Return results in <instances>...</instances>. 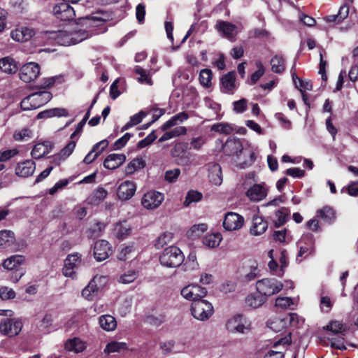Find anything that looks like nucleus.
<instances>
[{
    "instance_id": "6e6d98bb",
    "label": "nucleus",
    "mask_w": 358,
    "mask_h": 358,
    "mask_svg": "<svg viewBox=\"0 0 358 358\" xmlns=\"http://www.w3.org/2000/svg\"><path fill=\"white\" fill-rule=\"evenodd\" d=\"M62 82H64V78L62 76H56L51 78H48L44 80L43 86L39 88H49L53 86L56 83H62Z\"/></svg>"
},
{
    "instance_id": "9d476101",
    "label": "nucleus",
    "mask_w": 358,
    "mask_h": 358,
    "mask_svg": "<svg viewBox=\"0 0 358 358\" xmlns=\"http://www.w3.org/2000/svg\"><path fill=\"white\" fill-rule=\"evenodd\" d=\"M244 224V218L241 215L228 212L225 214L223 221V227L229 231L241 229Z\"/></svg>"
},
{
    "instance_id": "5701e85b",
    "label": "nucleus",
    "mask_w": 358,
    "mask_h": 358,
    "mask_svg": "<svg viewBox=\"0 0 358 358\" xmlns=\"http://www.w3.org/2000/svg\"><path fill=\"white\" fill-rule=\"evenodd\" d=\"M316 215L327 224H332L336 220V212L333 208L325 206L316 212Z\"/></svg>"
},
{
    "instance_id": "1a4fd4ad",
    "label": "nucleus",
    "mask_w": 358,
    "mask_h": 358,
    "mask_svg": "<svg viewBox=\"0 0 358 358\" xmlns=\"http://www.w3.org/2000/svg\"><path fill=\"white\" fill-rule=\"evenodd\" d=\"M164 199V196L162 193L150 191L143 195L141 204L147 209H155L160 206Z\"/></svg>"
},
{
    "instance_id": "338daca9",
    "label": "nucleus",
    "mask_w": 358,
    "mask_h": 358,
    "mask_svg": "<svg viewBox=\"0 0 358 358\" xmlns=\"http://www.w3.org/2000/svg\"><path fill=\"white\" fill-rule=\"evenodd\" d=\"M106 224L101 222H97L94 226L90 229L91 236L99 237L101 232L104 229Z\"/></svg>"
},
{
    "instance_id": "a18cd8bd",
    "label": "nucleus",
    "mask_w": 358,
    "mask_h": 358,
    "mask_svg": "<svg viewBox=\"0 0 358 358\" xmlns=\"http://www.w3.org/2000/svg\"><path fill=\"white\" fill-rule=\"evenodd\" d=\"M14 233L10 230L0 231V247L6 245L14 240Z\"/></svg>"
},
{
    "instance_id": "bf43d9fd",
    "label": "nucleus",
    "mask_w": 358,
    "mask_h": 358,
    "mask_svg": "<svg viewBox=\"0 0 358 358\" xmlns=\"http://www.w3.org/2000/svg\"><path fill=\"white\" fill-rule=\"evenodd\" d=\"M150 112H153L152 122L157 121L163 115L165 114L166 110L164 108H159L157 105H152L150 108Z\"/></svg>"
},
{
    "instance_id": "dca6fc26",
    "label": "nucleus",
    "mask_w": 358,
    "mask_h": 358,
    "mask_svg": "<svg viewBox=\"0 0 358 358\" xmlns=\"http://www.w3.org/2000/svg\"><path fill=\"white\" fill-rule=\"evenodd\" d=\"M243 150V145L239 139L229 138L222 145L223 152L228 156L238 155Z\"/></svg>"
},
{
    "instance_id": "603ef678",
    "label": "nucleus",
    "mask_w": 358,
    "mask_h": 358,
    "mask_svg": "<svg viewBox=\"0 0 358 358\" xmlns=\"http://www.w3.org/2000/svg\"><path fill=\"white\" fill-rule=\"evenodd\" d=\"M165 315L159 314L158 315H151L147 317L146 321L151 325L159 327L164 323Z\"/></svg>"
},
{
    "instance_id": "4d7b16f0",
    "label": "nucleus",
    "mask_w": 358,
    "mask_h": 358,
    "mask_svg": "<svg viewBox=\"0 0 358 358\" xmlns=\"http://www.w3.org/2000/svg\"><path fill=\"white\" fill-rule=\"evenodd\" d=\"M233 105L234 111L237 113H242L247 110L248 101L245 99L242 98L240 100L234 101Z\"/></svg>"
},
{
    "instance_id": "c9c22d12",
    "label": "nucleus",
    "mask_w": 358,
    "mask_h": 358,
    "mask_svg": "<svg viewBox=\"0 0 358 358\" xmlns=\"http://www.w3.org/2000/svg\"><path fill=\"white\" fill-rule=\"evenodd\" d=\"M108 192L103 187H99L88 199L90 200V203L92 204H99L106 198Z\"/></svg>"
},
{
    "instance_id": "412c9836",
    "label": "nucleus",
    "mask_w": 358,
    "mask_h": 358,
    "mask_svg": "<svg viewBox=\"0 0 358 358\" xmlns=\"http://www.w3.org/2000/svg\"><path fill=\"white\" fill-rule=\"evenodd\" d=\"M60 36L64 35L66 38V41L64 43L71 44H76L78 43L83 40L87 38L89 34L86 30L80 29L78 31L71 32L69 34H66V32L61 31L59 34Z\"/></svg>"
},
{
    "instance_id": "c03bdc74",
    "label": "nucleus",
    "mask_w": 358,
    "mask_h": 358,
    "mask_svg": "<svg viewBox=\"0 0 358 358\" xmlns=\"http://www.w3.org/2000/svg\"><path fill=\"white\" fill-rule=\"evenodd\" d=\"M211 130L224 134H230L233 131L232 127L228 123H217L212 126Z\"/></svg>"
},
{
    "instance_id": "bb28decb",
    "label": "nucleus",
    "mask_w": 358,
    "mask_h": 358,
    "mask_svg": "<svg viewBox=\"0 0 358 358\" xmlns=\"http://www.w3.org/2000/svg\"><path fill=\"white\" fill-rule=\"evenodd\" d=\"M208 178L211 183L215 185H221L222 182V169L219 164H213L209 169Z\"/></svg>"
},
{
    "instance_id": "c756f323",
    "label": "nucleus",
    "mask_w": 358,
    "mask_h": 358,
    "mask_svg": "<svg viewBox=\"0 0 358 358\" xmlns=\"http://www.w3.org/2000/svg\"><path fill=\"white\" fill-rule=\"evenodd\" d=\"M219 32L222 33L227 38H232L234 35L236 26L227 21H218L215 26Z\"/></svg>"
},
{
    "instance_id": "39448f33",
    "label": "nucleus",
    "mask_w": 358,
    "mask_h": 358,
    "mask_svg": "<svg viewBox=\"0 0 358 358\" xmlns=\"http://www.w3.org/2000/svg\"><path fill=\"white\" fill-rule=\"evenodd\" d=\"M40 69L39 64L36 62L25 64L20 69V78L27 83L34 81L39 76Z\"/></svg>"
},
{
    "instance_id": "b1692460",
    "label": "nucleus",
    "mask_w": 358,
    "mask_h": 358,
    "mask_svg": "<svg viewBox=\"0 0 358 358\" xmlns=\"http://www.w3.org/2000/svg\"><path fill=\"white\" fill-rule=\"evenodd\" d=\"M19 67L17 63L10 57H5L0 59V69L6 73L13 74L16 73Z\"/></svg>"
},
{
    "instance_id": "7c9ffc66",
    "label": "nucleus",
    "mask_w": 358,
    "mask_h": 358,
    "mask_svg": "<svg viewBox=\"0 0 358 358\" xmlns=\"http://www.w3.org/2000/svg\"><path fill=\"white\" fill-rule=\"evenodd\" d=\"M290 215V210L287 207H281L275 211L277 220L273 222L274 227L278 228L284 225Z\"/></svg>"
},
{
    "instance_id": "6e6552de",
    "label": "nucleus",
    "mask_w": 358,
    "mask_h": 358,
    "mask_svg": "<svg viewBox=\"0 0 358 358\" xmlns=\"http://www.w3.org/2000/svg\"><path fill=\"white\" fill-rule=\"evenodd\" d=\"M55 17L62 21H71L76 17V13L72 6L68 3H59L53 7Z\"/></svg>"
},
{
    "instance_id": "052dcab7",
    "label": "nucleus",
    "mask_w": 358,
    "mask_h": 358,
    "mask_svg": "<svg viewBox=\"0 0 358 358\" xmlns=\"http://www.w3.org/2000/svg\"><path fill=\"white\" fill-rule=\"evenodd\" d=\"M292 304H293V301L291 298L287 297V296H282V297H278L275 299V306L276 307H279L281 308H287Z\"/></svg>"
},
{
    "instance_id": "e433bc0d",
    "label": "nucleus",
    "mask_w": 358,
    "mask_h": 358,
    "mask_svg": "<svg viewBox=\"0 0 358 358\" xmlns=\"http://www.w3.org/2000/svg\"><path fill=\"white\" fill-rule=\"evenodd\" d=\"M248 263L250 272L245 275V278L248 282L252 281L260 275L257 261L250 259Z\"/></svg>"
},
{
    "instance_id": "f03ea898",
    "label": "nucleus",
    "mask_w": 358,
    "mask_h": 358,
    "mask_svg": "<svg viewBox=\"0 0 358 358\" xmlns=\"http://www.w3.org/2000/svg\"><path fill=\"white\" fill-rule=\"evenodd\" d=\"M283 289V284L275 278H263L256 282L257 292L267 299L279 293Z\"/></svg>"
},
{
    "instance_id": "2eb2a0df",
    "label": "nucleus",
    "mask_w": 358,
    "mask_h": 358,
    "mask_svg": "<svg viewBox=\"0 0 358 358\" xmlns=\"http://www.w3.org/2000/svg\"><path fill=\"white\" fill-rule=\"evenodd\" d=\"M236 89V73L230 71L220 79V90L223 93H233Z\"/></svg>"
},
{
    "instance_id": "4be33fe9",
    "label": "nucleus",
    "mask_w": 358,
    "mask_h": 358,
    "mask_svg": "<svg viewBox=\"0 0 358 358\" xmlns=\"http://www.w3.org/2000/svg\"><path fill=\"white\" fill-rule=\"evenodd\" d=\"M268 228V222L261 216H254L252 218V224L250 228V233L255 236L261 235L266 231Z\"/></svg>"
},
{
    "instance_id": "a19ab883",
    "label": "nucleus",
    "mask_w": 358,
    "mask_h": 358,
    "mask_svg": "<svg viewBox=\"0 0 358 358\" xmlns=\"http://www.w3.org/2000/svg\"><path fill=\"white\" fill-rule=\"evenodd\" d=\"M213 73L210 69H204L201 70L199 73V82L201 85L208 87L211 85Z\"/></svg>"
},
{
    "instance_id": "79ce46f5",
    "label": "nucleus",
    "mask_w": 358,
    "mask_h": 358,
    "mask_svg": "<svg viewBox=\"0 0 358 358\" xmlns=\"http://www.w3.org/2000/svg\"><path fill=\"white\" fill-rule=\"evenodd\" d=\"M202 198L203 194L201 192L194 190H189L185 196L183 204L185 206H189L193 202L200 201Z\"/></svg>"
},
{
    "instance_id": "09e8293b",
    "label": "nucleus",
    "mask_w": 358,
    "mask_h": 358,
    "mask_svg": "<svg viewBox=\"0 0 358 358\" xmlns=\"http://www.w3.org/2000/svg\"><path fill=\"white\" fill-rule=\"evenodd\" d=\"M134 71L136 74L139 75L138 81L141 83H145L147 84H151L152 80L149 74L147 73L146 71L141 66H136Z\"/></svg>"
},
{
    "instance_id": "0eeeda50",
    "label": "nucleus",
    "mask_w": 358,
    "mask_h": 358,
    "mask_svg": "<svg viewBox=\"0 0 358 358\" xmlns=\"http://www.w3.org/2000/svg\"><path fill=\"white\" fill-rule=\"evenodd\" d=\"M113 253L110 244L106 240H99L94 243L93 255L97 262L108 259Z\"/></svg>"
},
{
    "instance_id": "c85d7f7f",
    "label": "nucleus",
    "mask_w": 358,
    "mask_h": 358,
    "mask_svg": "<svg viewBox=\"0 0 358 358\" xmlns=\"http://www.w3.org/2000/svg\"><path fill=\"white\" fill-rule=\"evenodd\" d=\"M245 303L247 306L252 308H258L266 301V298L257 293L250 294L245 298Z\"/></svg>"
},
{
    "instance_id": "774afa93",
    "label": "nucleus",
    "mask_w": 358,
    "mask_h": 358,
    "mask_svg": "<svg viewBox=\"0 0 358 358\" xmlns=\"http://www.w3.org/2000/svg\"><path fill=\"white\" fill-rule=\"evenodd\" d=\"M275 117L280 122L282 127L286 129L292 128V122L282 113H276Z\"/></svg>"
},
{
    "instance_id": "a878e982",
    "label": "nucleus",
    "mask_w": 358,
    "mask_h": 358,
    "mask_svg": "<svg viewBox=\"0 0 358 358\" xmlns=\"http://www.w3.org/2000/svg\"><path fill=\"white\" fill-rule=\"evenodd\" d=\"M24 257L22 255H13L5 259L2 264L4 268L13 271L21 268V264L24 262Z\"/></svg>"
},
{
    "instance_id": "4468645a",
    "label": "nucleus",
    "mask_w": 358,
    "mask_h": 358,
    "mask_svg": "<svg viewBox=\"0 0 358 358\" xmlns=\"http://www.w3.org/2000/svg\"><path fill=\"white\" fill-rule=\"evenodd\" d=\"M35 34L34 29L21 27L13 30L10 33V36L14 41L23 43L29 41Z\"/></svg>"
},
{
    "instance_id": "680f3d73",
    "label": "nucleus",
    "mask_w": 358,
    "mask_h": 358,
    "mask_svg": "<svg viewBox=\"0 0 358 358\" xmlns=\"http://www.w3.org/2000/svg\"><path fill=\"white\" fill-rule=\"evenodd\" d=\"M15 296V291L8 287H0V298L3 300L14 299Z\"/></svg>"
},
{
    "instance_id": "f3484780",
    "label": "nucleus",
    "mask_w": 358,
    "mask_h": 358,
    "mask_svg": "<svg viewBox=\"0 0 358 358\" xmlns=\"http://www.w3.org/2000/svg\"><path fill=\"white\" fill-rule=\"evenodd\" d=\"M36 169V164L33 160L28 159L20 162L15 167V174L20 177H29L31 176Z\"/></svg>"
},
{
    "instance_id": "72a5a7b5",
    "label": "nucleus",
    "mask_w": 358,
    "mask_h": 358,
    "mask_svg": "<svg viewBox=\"0 0 358 358\" xmlns=\"http://www.w3.org/2000/svg\"><path fill=\"white\" fill-rule=\"evenodd\" d=\"M325 330L332 332L335 335L345 336L347 330L343 327L342 322L338 321H332L324 328Z\"/></svg>"
},
{
    "instance_id": "de8ad7c7",
    "label": "nucleus",
    "mask_w": 358,
    "mask_h": 358,
    "mask_svg": "<svg viewBox=\"0 0 358 358\" xmlns=\"http://www.w3.org/2000/svg\"><path fill=\"white\" fill-rule=\"evenodd\" d=\"M133 136V134L130 133H126L123 136L118 138L115 142L113 144L112 148L114 150H120L124 148L130 138Z\"/></svg>"
},
{
    "instance_id": "2f4dec72",
    "label": "nucleus",
    "mask_w": 358,
    "mask_h": 358,
    "mask_svg": "<svg viewBox=\"0 0 358 358\" xmlns=\"http://www.w3.org/2000/svg\"><path fill=\"white\" fill-rule=\"evenodd\" d=\"M271 71L275 73H282L285 69V59L282 55H276L271 59Z\"/></svg>"
},
{
    "instance_id": "6ab92c4d",
    "label": "nucleus",
    "mask_w": 358,
    "mask_h": 358,
    "mask_svg": "<svg viewBox=\"0 0 358 358\" xmlns=\"http://www.w3.org/2000/svg\"><path fill=\"white\" fill-rule=\"evenodd\" d=\"M31 99L36 108H40L48 103L52 98V94L47 90H40L30 94Z\"/></svg>"
},
{
    "instance_id": "a211bd4d",
    "label": "nucleus",
    "mask_w": 358,
    "mask_h": 358,
    "mask_svg": "<svg viewBox=\"0 0 358 358\" xmlns=\"http://www.w3.org/2000/svg\"><path fill=\"white\" fill-rule=\"evenodd\" d=\"M104 22L105 20L101 17L98 16L97 14L92 13L90 15L79 17L77 20L76 24L87 29L102 25Z\"/></svg>"
},
{
    "instance_id": "69168bd1",
    "label": "nucleus",
    "mask_w": 358,
    "mask_h": 358,
    "mask_svg": "<svg viewBox=\"0 0 358 358\" xmlns=\"http://www.w3.org/2000/svg\"><path fill=\"white\" fill-rule=\"evenodd\" d=\"M76 145V142L71 139L67 145L61 150L60 154L62 157H68L73 152Z\"/></svg>"
},
{
    "instance_id": "7ed1b4c3",
    "label": "nucleus",
    "mask_w": 358,
    "mask_h": 358,
    "mask_svg": "<svg viewBox=\"0 0 358 358\" xmlns=\"http://www.w3.org/2000/svg\"><path fill=\"white\" fill-rule=\"evenodd\" d=\"M192 315L200 321L208 320L214 313L211 303L205 299L193 300L191 305Z\"/></svg>"
},
{
    "instance_id": "0e129e2a",
    "label": "nucleus",
    "mask_w": 358,
    "mask_h": 358,
    "mask_svg": "<svg viewBox=\"0 0 358 358\" xmlns=\"http://www.w3.org/2000/svg\"><path fill=\"white\" fill-rule=\"evenodd\" d=\"M43 145L37 144L34 146L31 155V157L34 159H41L42 158L45 154L48 152L47 149H44L43 151H41V149L43 148Z\"/></svg>"
},
{
    "instance_id": "9b49d317",
    "label": "nucleus",
    "mask_w": 358,
    "mask_h": 358,
    "mask_svg": "<svg viewBox=\"0 0 358 358\" xmlns=\"http://www.w3.org/2000/svg\"><path fill=\"white\" fill-rule=\"evenodd\" d=\"M246 319L244 315L237 314L226 323L227 329L231 333H245V330H249L250 328L245 325Z\"/></svg>"
},
{
    "instance_id": "58836bf2",
    "label": "nucleus",
    "mask_w": 358,
    "mask_h": 358,
    "mask_svg": "<svg viewBox=\"0 0 358 358\" xmlns=\"http://www.w3.org/2000/svg\"><path fill=\"white\" fill-rule=\"evenodd\" d=\"M126 349H127V345L126 343L112 341L106 345L104 352L108 354H110L114 352H119L121 350Z\"/></svg>"
},
{
    "instance_id": "e2e57ef3",
    "label": "nucleus",
    "mask_w": 358,
    "mask_h": 358,
    "mask_svg": "<svg viewBox=\"0 0 358 358\" xmlns=\"http://www.w3.org/2000/svg\"><path fill=\"white\" fill-rule=\"evenodd\" d=\"M31 134H32V132L29 129L24 128L21 130L16 131L14 133L13 137H14V139L16 141H22L27 137L31 138Z\"/></svg>"
},
{
    "instance_id": "393cba45",
    "label": "nucleus",
    "mask_w": 358,
    "mask_h": 358,
    "mask_svg": "<svg viewBox=\"0 0 358 358\" xmlns=\"http://www.w3.org/2000/svg\"><path fill=\"white\" fill-rule=\"evenodd\" d=\"M64 348L67 351L79 353L85 350L86 345L85 343L79 338L74 337L73 338L68 339L65 342Z\"/></svg>"
},
{
    "instance_id": "ddd939ff",
    "label": "nucleus",
    "mask_w": 358,
    "mask_h": 358,
    "mask_svg": "<svg viewBox=\"0 0 358 358\" xmlns=\"http://www.w3.org/2000/svg\"><path fill=\"white\" fill-rule=\"evenodd\" d=\"M268 194L265 184H255L246 192L247 197L252 201L257 202L264 199Z\"/></svg>"
},
{
    "instance_id": "49530a36",
    "label": "nucleus",
    "mask_w": 358,
    "mask_h": 358,
    "mask_svg": "<svg viewBox=\"0 0 358 358\" xmlns=\"http://www.w3.org/2000/svg\"><path fill=\"white\" fill-rule=\"evenodd\" d=\"M157 138V136L155 134V130H152L150 134H149L145 138L140 141L137 144V148L138 149L144 148L150 145H151Z\"/></svg>"
},
{
    "instance_id": "423d86ee",
    "label": "nucleus",
    "mask_w": 358,
    "mask_h": 358,
    "mask_svg": "<svg viewBox=\"0 0 358 358\" xmlns=\"http://www.w3.org/2000/svg\"><path fill=\"white\" fill-rule=\"evenodd\" d=\"M81 263V255L79 253L69 255L64 260L62 273L66 277L74 278L76 276L75 270L78 268Z\"/></svg>"
},
{
    "instance_id": "37998d69",
    "label": "nucleus",
    "mask_w": 358,
    "mask_h": 358,
    "mask_svg": "<svg viewBox=\"0 0 358 358\" xmlns=\"http://www.w3.org/2000/svg\"><path fill=\"white\" fill-rule=\"evenodd\" d=\"M173 238V234L171 232H164L160 235L155 241V247L157 249L162 248Z\"/></svg>"
},
{
    "instance_id": "ea45409f",
    "label": "nucleus",
    "mask_w": 358,
    "mask_h": 358,
    "mask_svg": "<svg viewBox=\"0 0 358 358\" xmlns=\"http://www.w3.org/2000/svg\"><path fill=\"white\" fill-rule=\"evenodd\" d=\"M114 234L118 239H124L130 234L131 229L122 223H117L114 227Z\"/></svg>"
},
{
    "instance_id": "8fccbe9b",
    "label": "nucleus",
    "mask_w": 358,
    "mask_h": 358,
    "mask_svg": "<svg viewBox=\"0 0 358 358\" xmlns=\"http://www.w3.org/2000/svg\"><path fill=\"white\" fill-rule=\"evenodd\" d=\"M98 291V287L94 280H92L82 291V296L86 299H90L92 294Z\"/></svg>"
},
{
    "instance_id": "5fc2aeb1",
    "label": "nucleus",
    "mask_w": 358,
    "mask_h": 358,
    "mask_svg": "<svg viewBox=\"0 0 358 358\" xmlns=\"http://www.w3.org/2000/svg\"><path fill=\"white\" fill-rule=\"evenodd\" d=\"M138 276L137 273L135 271H129L127 273H124L120 278V282L124 284H129L134 282Z\"/></svg>"
},
{
    "instance_id": "473e14b6",
    "label": "nucleus",
    "mask_w": 358,
    "mask_h": 358,
    "mask_svg": "<svg viewBox=\"0 0 358 358\" xmlns=\"http://www.w3.org/2000/svg\"><path fill=\"white\" fill-rule=\"evenodd\" d=\"M145 166V162L142 157H137L132 159L125 167V173L127 175H131L136 171L143 169Z\"/></svg>"
},
{
    "instance_id": "cd10ccee",
    "label": "nucleus",
    "mask_w": 358,
    "mask_h": 358,
    "mask_svg": "<svg viewBox=\"0 0 358 358\" xmlns=\"http://www.w3.org/2000/svg\"><path fill=\"white\" fill-rule=\"evenodd\" d=\"M100 327L106 331H111L115 329L117 321L115 318L110 315H103L99 318Z\"/></svg>"
},
{
    "instance_id": "864d4df0",
    "label": "nucleus",
    "mask_w": 358,
    "mask_h": 358,
    "mask_svg": "<svg viewBox=\"0 0 358 358\" xmlns=\"http://www.w3.org/2000/svg\"><path fill=\"white\" fill-rule=\"evenodd\" d=\"M285 174L294 178H302L305 176L306 172L299 167H292L285 171Z\"/></svg>"
},
{
    "instance_id": "4c0bfd02",
    "label": "nucleus",
    "mask_w": 358,
    "mask_h": 358,
    "mask_svg": "<svg viewBox=\"0 0 358 358\" xmlns=\"http://www.w3.org/2000/svg\"><path fill=\"white\" fill-rule=\"evenodd\" d=\"M345 336L337 335L336 337L327 338L328 342L331 348L340 350L341 351L347 349L345 345Z\"/></svg>"
},
{
    "instance_id": "f257e3e1",
    "label": "nucleus",
    "mask_w": 358,
    "mask_h": 358,
    "mask_svg": "<svg viewBox=\"0 0 358 358\" xmlns=\"http://www.w3.org/2000/svg\"><path fill=\"white\" fill-rule=\"evenodd\" d=\"M184 259V255L179 248L170 246L164 249L159 257V262L164 266L175 268L179 266Z\"/></svg>"
},
{
    "instance_id": "20e7f679",
    "label": "nucleus",
    "mask_w": 358,
    "mask_h": 358,
    "mask_svg": "<svg viewBox=\"0 0 358 358\" xmlns=\"http://www.w3.org/2000/svg\"><path fill=\"white\" fill-rule=\"evenodd\" d=\"M22 322L15 318H4L0 322V332L2 335L15 337L22 329Z\"/></svg>"
},
{
    "instance_id": "f8f14e48",
    "label": "nucleus",
    "mask_w": 358,
    "mask_h": 358,
    "mask_svg": "<svg viewBox=\"0 0 358 358\" xmlns=\"http://www.w3.org/2000/svg\"><path fill=\"white\" fill-rule=\"evenodd\" d=\"M136 191V185L135 182L130 180L122 182L118 187L117 196L121 201L129 200Z\"/></svg>"
},
{
    "instance_id": "f704fd0d",
    "label": "nucleus",
    "mask_w": 358,
    "mask_h": 358,
    "mask_svg": "<svg viewBox=\"0 0 358 358\" xmlns=\"http://www.w3.org/2000/svg\"><path fill=\"white\" fill-rule=\"evenodd\" d=\"M222 239V236L221 234L215 233L206 236L203 239V243L206 246L214 248L220 245Z\"/></svg>"
},
{
    "instance_id": "3c124183",
    "label": "nucleus",
    "mask_w": 358,
    "mask_h": 358,
    "mask_svg": "<svg viewBox=\"0 0 358 358\" xmlns=\"http://www.w3.org/2000/svg\"><path fill=\"white\" fill-rule=\"evenodd\" d=\"M193 290L194 300L203 299L207 294V290L205 287H202L199 285L192 284Z\"/></svg>"
},
{
    "instance_id": "aec40b11",
    "label": "nucleus",
    "mask_w": 358,
    "mask_h": 358,
    "mask_svg": "<svg viewBox=\"0 0 358 358\" xmlns=\"http://www.w3.org/2000/svg\"><path fill=\"white\" fill-rule=\"evenodd\" d=\"M126 160L124 154H110L103 161V166L110 170H114L120 166Z\"/></svg>"
},
{
    "instance_id": "13d9d810",
    "label": "nucleus",
    "mask_w": 358,
    "mask_h": 358,
    "mask_svg": "<svg viewBox=\"0 0 358 358\" xmlns=\"http://www.w3.org/2000/svg\"><path fill=\"white\" fill-rule=\"evenodd\" d=\"M258 69L252 73L250 76V83L252 85L255 84L263 76L265 72L264 67L262 63L258 64Z\"/></svg>"
}]
</instances>
